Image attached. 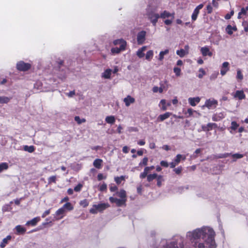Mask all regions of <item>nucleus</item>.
Instances as JSON below:
<instances>
[{
    "label": "nucleus",
    "instance_id": "nucleus-1",
    "mask_svg": "<svg viewBox=\"0 0 248 248\" xmlns=\"http://www.w3.org/2000/svg\"><path fill=\"white\" fill-rule=\"evenodd\" d=\"M192 237L194 239H198L202 237L205 244L208 245V248H216V244L215 240V232L214 230L209 227H203L197 229L192 233ZM207 247V246H206Z\"/></svg>",
    "mask_w": 248,
    "mask_h": 248
},
{
    "label": "nucleus",
    "instance_id": "nucleus-2",
    "mask_svg": "<svg viewBox=\"0 0 248 248\" xmlns=\"http://www.w3.org/2000/svg\"><path fill=\"white\" fill-rule=\"evenodd\" d=\"M116 194L119 197L120 199L110 197L109 198V202L112 203H115L118 207H121L123 205L125 206L127 201L126 193L125 190L123 189H121L119 191L117 192Z\"/></svg>",
    "mask_w": 248,
    "mask_h": 248
},
{
    "label": "nucleus",
    "instance_id": "nucleus-3",
    "mask_svg": "<svg viewBox=\"0 0 248 248\" xmlns=\"http://www.w3.org/2000/svg\"><path fill=\"white\" fill-rule=\"evenodd\" d=\"M109 206L110 205L108 203H101L98 204H93V208L90 209V213L92 214H96L98 212H102Z\"/></svg>",
    "mask_w": 248,
    "mask_h": 248
},
{
    "label": "nucleus",
    "instance_id": "nucleus-4",
    "mask_svg": "<svg viewBox=\"0 0 248 248\" xmlns=\"http://www.w3.org/2000/svg\"><path fill=\"white\" fill-rule=\"evenodd\" d=\"M31 68L29 63H26L23 61H20L16 64V68L20 71H27Z\"/></svg>",
    "mask_w": 248,
    "mask_h": 248
},
{
    "label": "nucleus",
    "instance_id": "nucleus-5",
    "mask_svg": "<svg viewBox=\"0 0 248 248\" xmlns=\"http://www.w3.org/2000/svg\"><path fill=\"white\" fill-rule=\"evenodd\" d=\"M186 157L185 155L178 154L174 159L173 161L170 164V168H174L177 165H178L181 160H185Z\"/></svg>",
    "mask_w": 248,
    "mask_h": 248
},
{
    "label": "nucleus",
    "instance_id": "nucleus-6",
    "mask_svg": "<svg viewBox=\"0 0 248 248\" xmlns=\"http://www.w3.org/2000/svg\"><path fill=\"white\" fill-rule=\"evenodd\" d=\"M148 16L153 26H155L158 18H160L159 15L154 12H151L148 14Z\"/></svg>",
    "mask_w": 248,
    "mask_h": 248
},
{
    "label": "nucleus",
    "instance_id": "nucleus-7",
    "mask_svg": "<svg viewBox=\"0 0 248 248\" xmlns=\"http://www.w3.org/2000/svg\"><path fill=\"white\" fill-rule=\"evenodd\" d=\"M203 4H200L198 5L194 9L191 16V19L193 21L197 19L198 16L200 13V10L203 7Z\"/></svg>",
    "mask_w": 248,
    "mask_h": 248
},
{
    "label": "nucleus",
    "instance_id": "nucleus-8",
    "mask_svg": "<svg viewBox=\"0 0 248 248\" xmlns=\"http://www.w3.org/2000/svg\"><path fill=\"white\" fill-rule=\"evenodd\" d=\"M217 101L215 99H208L205 102V106H206L208 108H216L217 105Z\"/></svg>",
    "mask_w": 248,
    "mask_h": 248
},
{
    "label": "nucleus",
    "instance_id": "nucleus-9",
    "mask_svg": "<svg viewBox=\"0 0 248 248\" xmlns=\"http://www.w3.org/2000/svg\"><path fill=\"white\" fill-rule=\"evenodd\" d=\"M146 36V31H142L139 32L137 35V42L139 44H142L145 40Z\"/></svg>",
    "mask_w": 248,
    "mask_h": 248
},
{
    "label": "nucleus",
    "instance_id": "nucleus-10",
    "mask_svg": "<svg viewBox=\"0 0 248 248\" xmlns=\"http://www.w3.org/2000/svg\"><path fill=\"white\" fill-rule=\"evenodd\" d=\"M229 70V63L227 62H224L222 63L221 70L220 74L222 76H224L226 73Z\"/></svg>",
    "mask_w": 248,
    "mask_h": 248
},
{
    "label": "nucleus",
    "instance_id": "nucleus-11",
    "mask_svg": "<svg viewBox=\"0 0 248 248\" xmlns=\"http://www.w3.org/2000/svg\"><path fill=\"white\" fill-rule=\"evenodd\" d=\"M225 115L224 112L216 113L213 114L212 120L215 122H217L221 120L225 117Z\"/></svg>",
    "mask_w": 248,
    "mask_h": 248
},
{
    "label": "nucleus",
    "instance_id": "nucleus-12",
    "mask_svg": "<svg viewBox=\"0 0 248 248\" xmlns=\"http://www.w3.org/2000/svg\"><path fill=\"white\" fill-rule=\"evenodd\" d=\"M125 47H124V43H123V44L121 45V46H120L119 47H112L111 49V51L112 53H116L118 54L121 51H124L125 49Z\"/></svg>",
    "mask_w": 248,
    "mask_h": 248
},
{
    "label": "nucleus",
    "instance_id": "nucleus-13",
    "mask_svg": "<svg viewBox=\"0 0 248 248\" xmlns=\"http://www.w3.org/2000/svg\"><path fill=\"white\" fill-rule=\"evenodd\" d=\"M234 97L237 98L239 100L245 99L246 98V95L243 90H237L235 92Z\"/></svg>",
    "mask_w": 248,
    "mask_h": 248
},
{
    "label": "nucleus",
    "instance_id": "nucleus-14",
    "mask_svg": "<svg viewBox=\"0 0 248 248\" xmlns=\"http://www.w3.org/2000/svg\"><path fill=\"white\" fill-rule=\"evenodd\" d=\"M201 53L203 56H209L211 57L212 56V53L210 51L209 48L208 46H204L201 49Z\"/></svg>",
    "mask_w": 248,
    "mask_h": 248
},
{
    "label": "nucleus",
    "instance_id": "nucleus-15",
    "mask_svg": "<svg viewBox=\"0 0 248 248\" xmlns=\"http://www.w3.org/2000/svg\"><path fill=\"white\" fill-rule=\"evenodd\" d=\"M40 220V217H36L33 218L31 220L28 221L26 223V226H35L37 225V223L39 222Z\"/></svg>",
    "mask_w": 248,
    "mask_h": 248
},
{
    "label": "nucleus",
    "instance_id": "nucleus-16",
    "mask_svg": "<svg viewBox=\"0 0 248 248\" xmlns=\"http://www.w3.org/2000/svg\"><path fill=\"white\" fill-rule=\"evenodd\" d=\"M174 13H173L172 14L170 13L169 12L165 10L162 13L160 14V15H159L160 17L162 19H165L166 18L169 17L170 16L172 17V18H174Z\"/></svg>",
    "mask_w": 248,
    "mask_h": 248
},
{
    "label": "nucleus",
    "instance_id": "nucleus-17",
    "mask_svg": "<svg viewBox=\"0 0 248 248\" xmlns=\"http://www.w3.org/2000/svg\"><path fill=\"white\" fill-rule=\"evenodd\" d=\"M16 232L17 235L23 234L25 233L26 229L21 225H17L15 228Z\"/></svg>",
    "mask_w": 248,
    "mask_h": 248
},
{
    "label": "nucleus",
    "instance_id": "nucleus-18",
    "mask_svg": "<svg viewBox=\"0 0 248 248\" xmlns=\"http://www.w3.org/2000/svg\"><path fill=\"white\" fill-rule=\"evenodd\" d=\"M12 236L10 235L6 236V237L3 239L2 242L0 244V247L1 248H4L5 247L7 244H8L9 242L11 240Z\"/></svg>",
    "mask_w": 248,
    "mask_h": 248
},
{
    "label": "nucleus",
    "instance_id": "nucleus-19",
    "mask_svg": "<svg viewBox=\"0 0 248 248\" xmlns=\"http://www.w3.org/2000/svg\"><path fill=\"white\" fill-rule=\"evenodd\" d=\"M200 101V98L199 97L188 98V102L192 106H195Z\"/></svg>",
    "mask_w": 248,
    "mask_h": 248
},
{
    "label": "nucleus",
    "instance_id": "nucleus-20",
    "mask_svg": "<svg viewBox=\"0 0 248 248\" xmlns=\"http://www.w3.org/2000/svg\"><path fill=\"white\" fill-rule=\"evenodd\" d=\"M171 114V113L170 112H167L163 114L160 115L158 117L157 120L158 122H162L165 119L168 118L170 116Z\"/></svg>",
    "mask_w": 248,
    "mask_h": 248
},
{
    "label": "nucleus",
    "instance_id": "nucleus-21",
    "mask_svg": "<svg viewBox=\"0 0 248 248\" xmlns=\"http://www.w3.org/2000/svg\"><path fill=\"white\" fill-rule=\"evenodd\" d=\"M124 101L125 103V106L128 107L130 104L134 103L135 99L131 96L128 95L124 99Z\"/></svg>",
    "mask_w": 248,
    "mask_h": 248
},
{
    "label": "nucleus",
    "instance_id": "nucleus-22",
    "mask_svg": "<svg viewBox=\"0 0 248 248\" xmlns=\"http://www.w3.org/2000/svg\"><path fill=\"white\" fill-rule=\"evenodd\" d=\"M102 163L103 160L101 159L97 158L94 160L93 165L96 168L100 169L101 168Z\"/></svg>",
    "mask_w": 248,
    "mask_h": 248
},
{
    "label": "nucleus",
    "instance_id": "nucleus-23",
    "mask_svg": "<svg viewBox=\"0 0 248 248\" xmlns=\"http://www.w3.org/2000/svg\"><path fill=\"white\" fill-rule=\"evenodd\" d=\"M111 70L110 69H106L103 73L102 77L106 79H109L110 78L111 75Z\"/></svg>",
    "mask_w": 248,
    "mask_h": 248
},
{
    "label": "nucleus",
    "instance_id": "nucleus-24",
    "mask_svg": "<svg viewBox=\"0 0 248 248\" xmlns=\"http://www.w3.org/2000/svg\"><path fill=\"white\" fill-rule=\"evenodd\" d=\"M145 46H142L141 48L139 49L137 52V56L140 58L143 57L145 55L144 51L145 50Z\"/></svg>",
    "mask_w": 248,
    "mask_h": 248
},
{
    "label": "nucleus",
    "instance_id": "nucleus-25",
    "mask_svg": "<svg viewBox=\"0 0 248 248\" xmlns=\"http://www.w3.org/2000/svg\"><path fill=\"white\" fill-rule=\"evenodd\" d=\"M12 99V97H7V96H0V104H7L8 103L10 100Z\"/></svg>",
    "mask_w": 248,
    "mask_h": 248
},
{
    "label": "nucleus",
    "instance_id": "nucleus-26",
    "mask_svg": "<svg viewBox=\"0 0 248 248\" xmlns=\"http://www.w3.org/2000/svg\"><path fill=\"white\" fill-rule=\"evenodd\" d=\"M123 43H124V47H126V42L123 39H117L113 41V44L115 46L120 45V46H121V45L123 44Z\"/></svg>",
    "mask_w": 248,
    "mask_h": 248
},
{
    "label": "nucleus",
    "instance_id": "nucleus-27",
    "mask_svg": "<svg viewBox=\"0 0 248 248\" xmlns=\"http://www.w3.org/2000/svg\"><path fill=\"white\" fill-rule=\"evenodd\" d=\"M105 121L108 124H113L115 122V118L113 116H109L106 118Z\"/></svg>",
    "mask_w": 248,
    "mask_h": 248
},
{
    "label": "nucleus",
    "instance_id": "nucleus-28",
    "mask_svg": "<svg viewBox=\"0 0 248 248\" xmlns=\"http://www.w3.org/2000/svg\"><path fill=\"white\" fill-rule=\"evenodd\" d=\"M188 51H186L184 49H181L176 51V54L181 58L184 57L186 54H188Z\"/></svg>",
    "mask_w": 248,
    "mask_h": 248
},
{
    "label": "nucleus",
    "instance_id": "nucleus-29",
    "mask_svg": "<svg viewBox=\"0 0 248 248\" xmlns=\"http://www.w3.org/2000/svg\"><path fill=\"white\" fill-rule=\"evenodd\" d=\"M244 16H248V14H247V12L244 9V7H243L241 8L240 12L238 13V18H241Z\"/></svg>",
    "mask_w": 248,
    "mask_h": 248
},
{
    "label": "nucleus",
    "instance_id": "nucleus-30",
    "mask_svg": "<svg viewBox=\"0 0 248 248\" xmlns=\"http://www.w3.org/2000/svg\"><path fill=\"white\" fill-rule=\"evenodd\" d=\"M24 150L25 151H27L29 153H31L34 151L35 148L33 145H31L30 146L28 145H25L24 147Z\"/></svg>",
    "mask_w": 248,
    "mask_h": 248
},
{
    "label": "nucleus",
    "instance_id": "nucleus-31",
    "mask_svg": "<svg viewBox=\"0 0 248 248\" xmlns=\"http://www.w3.org/2000/svg\"><path fill=\"white\" fill-rule=\"evenodd\" d=\"M157 177L156 173L150 174H148L147 177V180L148 182H152L153 180L156 179Z\"/></svg>",
    "mask_w": 248,
    "mask_h": 248
},
{
    "label": "nucleus",
    "instance_id": "nucleus-32",
    "mask_svg": "<svg viewBox=\"0 0 248 248\" xmlns=\"http://www.w3.org/2000/svg\"><path fill=\"white\" fill-rule=\"evenodd\" d=\"M62 207L63 208V209L64 210H65V209H67L68 211H71L74 208V207H73V205H72V204L70 202H67L66 203H65L63 205Z\"/></svg>",
    "mask_w": 248,
    "mask_h": 248
},
{
    "label": "nucleus",
    "instance_id": "nucleus-33",
    "mask_svg": "<svg viewBox=\"0 0 248 248\" xmlns=\"http://www.w3.org/2000/svg\"><path fill=\"white\" fill-rule=\"evenodd\" d=\"M125 180V177L124 176H121L120 177H115L114 178V181L117 185H120L122 181Z\"/></svg>",
    "mask_w": 248,
    "mask_h": 248
},
{
    "label": "nucleus",
    "instance_id": "nucleus-34",
    "mask_svg": "<svg viewBox=\"0 0 248 248\" xmlns=\"http://www.w3.org/2000/svg\"><path fill=\"white\" fill-rule=\"evenodd\" d=\"M202 128L204 131H209L212 130L213 129L212 126H211V123H208L206 125H202Z\"/></svg>",
    "mask_w": 248,
    "mask_h": 248
},
{
    "label": "nucleus",
    "instance_id": "nucleus-35",
    "mask_svg": "<svg viewBox=\"0 0 248 248\" xmlns=\"http://www.w3.org/2000/svg\"><path fill=\"white\" fill-rule=\"evenodd\" d=\"M169 52V51L168 49H165L164 51L160 52L158 58L159 60L162 61L164 59V55L168 54Z\"/></svg>",
    "mask_w": 248,
    "mask_h": 248
},
{
    "label": "nucleus",
    "instance_id": "nucleus-36",
    "mask_svg": "<svg viewBox=\"0 0 248 248\" xmlns=\"http://www.w3.org/2000/svg\"><path fill=\"white\" fill-rule=\"evenodd\" d=\"M154 53L153 50H149L147 51L146 54V59L148 61H150L152 59L153 57Z\"/></svg>",
    "mask_w": 248,
    "mask_h": 248
},
{
    "label": "nucleus",
    "instance_id": "nucleus-37",
    "mask_svg": "<svg viewBox=\"0 0 248 248\" xmlns=\"http://www.w3.org/2000/svg\"><path fill=\"white\" fill-rule=\"evenodd\" d=\"M148 162V158L146 156L144 157L142 160L139 163V166H146L147 165Z\"/></svg>",
    "mask_w": 248,
    "mask_h": 248
},
{
    "label": "nucleus",
    "instance_id": "nucleus-38",
    "mask_svg": "<svg viewBox=\"0 0 248 248\" xmlns=\"http://www.w3.org/2000/svg\"><path fill=\"white\" fill-rule=\"evenodd\" d=\"M79 205L83 207V208H85L89 205V202L87 199H84L81 200L79 202Z\"/></svg>",
    "mask_w": 248,
    "mask_h": 248
},
{
    "label": "nucleus",
    "instance_id": "nucleus-39",
    "mask_svg": "<svg viewBox=\"0 0 248 248\" xmlns=\"http://www.w3.org/2000/svg\"><path fill=\"white\" fill-rule=\"evenodd\" d=\"M166 248H178L177 243L175 241H172L166 246Z\"/></svg>",
    "mask_w": 248,
    "mask_h": 248
},
{
    "label": "nucleus",
    "instance_id": "nucleus-40",
    "mask_svg": "<svg viewBox=\"0 0 248 248\" xmlns=\"http://www.w3.org/2000/svg\"><path fill=\"white\" fill-rule=\"evenodd\" d=\"M232 157L234 159L233 161H235L236 159L241 158L244 157V155L243 154H240L239 153H236L232 154Z\"/></svg>",
    "mask_w": 248,
    "mask_h": 248
},
{
    "label": "nucleus",
    "instance_id": "nucleus-41",
    "mask_svg": "<svg viewBox=\"0 0 248 248\" xmlns=\"http://www.w3.org/2000/svg\"><path fill=\"white\" fill-rule=\"evenodd\" d=\"M208 245H206V246H205L204 244L202 243H197V242H195L194 243V244L193 245V246L195 248L197 247L198 248H205V247L206 248H208V247H207L206 246H208Z\"/></svg>",
    "mask_w": 248,
    "mask_h": 248
},
{
    "label": "nucleus",
    "instance_id": "nucleus-42",
    "mask_svg": "<svg viewBox=\"0 0 248 248\" xmlns=\"http://www.w3.org/2000/svg\"><path fill=\"white\" fill-rule=\"evenodd\" d=\"M8 168V165L7 163H0V171L1 172L3 170H7Z\"/></svg>",
    "mask_w": 248,
    "mask_h": 248
},
{
    "label": "nucleus",
    "instance_id": "nucleus-43",
    "mask_svg": "<svg viewBox=\"0 0 248 248\" xmlns=\"http://www.w3.org/2000/svg\"><path fill=\"white\" fill-rule=\"evenodd\" d=\"M75 121L77 122V123L79 124H81L82 123H84L86 122V120L84 118L80 119V117L78 116H76L74 118Z\"/></svg>",
    "mask_w": 248,
    "mask_h": 248
},
{
    "label": "nucleus",
    "instance_id": "nucleus-44",
    "mask_svg": "<svg viewBox=\"0 0 248 248\" xmlns=\"http://www.w3.org/2000/svg\"><path fill=\"white\" fill-rule=\"evenodd\" d=\"M173 169V171L177 175L180 174L183 170V167L181 166Z\"/></svg>",
    "mask_w": 248,
    "mask_h": 248
},
{
    "label": "nucleus",
    "instance_id": "nucleus-45",
    "mask_svg": "<svg viewBox=\"0 0 248 248\" xmlns=\"http://www.w3.org/2000/svg\"><path fill=\"white\" fill-rule=\"evenodd\" d=\"M156 179H157V186L159 187L161 186L162 182L163 181V176L157 175V177Z\"/></svg>",
    "mask_w": 248,
    "mask_h": 248
},
{
    "label": "nucleus",
    "instance_id": "nucleus-46",
    "mask_svg": "<svg viewBox=\"0 0 248 248\" xmlns=\"http://www.w3.org/2000/svg\"><path fill=\"white\" fill-rule=\"evenodd\" d=\"M56 176H51L48 179V184H50L52 183H56Z\"/></svg>",
    "mask_w": 248,
    "mask_h": 248
},
{
    "label": "nucleus",
    "instance_id": "nucleus-47",
    "mask_svg": "<svg viewBox=\"0 0 248 248\" xmlns=\"http://www.w3.org/2000/svg\"><path fill=\"white\" fill-rule=\"evenodd\" d=\"M173 72L175 73L177 77H179L181 75V69L177 67H175L173 68Z\"/></svg>",
    "mask_w": 248,
    "mask_h": 248
},
{
    "label": "nucleus",
    "instance_id": "nucleus-48",
    "mask_svg": "<svg viewBox=\"0 0 248 248\" xmlns=\"http://www.w3.org/2000/svg\"><path fill=\"white\" fill-rule=\"evenodd\" d=\"M239 126V124L235 121H232L231 123V129L233 130H235Z\"/></svg>",
    "mask_w": 248,
    "mask_h": 248
},
{
    "label": "nucleus",
    "instance_id": "nucleus-49",
    "mask_svg": "<svg viewBox=\"0 0 248 248\" xmlns=\"http://www.w3.org/2000/svg\"><path fill=\"white\" fill-rule=\"evenodd\" d=\"M83 187V185L79 183L78 185L75 186L74 190L76 192H80Z\"/></svg>",
    "mask_w": 248,
    "mask_h": 248
},
{
    "label": "nucleus",
    "instance_id": "nucleus-50",
    "mask_svg": "<svg viewBox=\"0 0 248 248\" xmlns=\"http://www.w3.org/2000/svg\"><path fill=\"white\" fill-rule=\"evenodd\" d=\"M65 210L63 207L59 209L56 212L57 216L62 215L64 214Z\"/></svg>",
    "mask_w": 248,
    "mask_h": 248
},
{
    "label": "nucleus",
    "instance_id": "nucleus-51",
    "mask_svg": "<svg viewBox=\"0 0 248 248\" xmlns=\"http://www.w3.org/2000/svg\"><path fill=\"white\" fill-rule=\"evenodd\" d=\"M236 78L238 79H239L240 80H241L243 79V75L242 74L241 71L240 70H238L237 71Z\"/></svg>",
    "mask_w": 248,
    "mask_h": 248
},
{
    "label": "nucleus",
    "instance_id": "nucleus-52",
    "mask_svg": "<svg viewBox=\"0 0 248 248\" xmlns=\"http://www.w3.org/2000/svg\"><path fill=\"white\" fill-rule=\"evenodd\" d=\"M118 189V187L114 185V184H111L110 186H109V190L111 192H115V191H117Z\"/></svg>",
    "mask_w": 248,
    "mask_h": 248
},
{
    "label": "nucleus",
    "instance_id": "nucleus-53",
    "mask_svg": "<svg viewBox=\"0 0 248 248\" xmlns=\"http://www.w3.org/2000/svg\"><path fill=\"white\" fill-rule=\"evenodd\" d=\"M232 29H233V28L232 27L231 25H229L227 26V27L226 28V31L229 35H231L232 34V33H233V32L232 31Z\"/></svg>",
    "mask_w": 248,
    "mask_h": 248
},
{
    "label": "nucleus",
    "instance_id": "nucleus-54",
    "mask_svg": "<svg viewBox=\"0 0 248 248\" xmlns=\"http://www.w3.org/2000/svg\"><path fill=\"white\" fill-rule=\"evenodd\" d=\"M148 173V172L144 169L143 171L140 174V177L141 179L145 178L146 177H147Z\"/></svg>",
    "mask_w": 248,
    "mask_h": 248
},
{
    "label": "nucleus",
    "instance_id": "nucleus-55",
    "mask_svg": "<svg viewBox=\"0 0 248 248\" xmlns=\"http://www.w3.org/2000/svg\"><path fill=\"white\" fill-rule=\"evenodd\" d=\"M107 189V186L106 184L103 183L99 187V190L100 191H106Z\"/></svg>",
    "mask_w": 248,
    "mask_h": 248
},
{
    "label": "nucleus",
    "instance_id": "nucleus-56",
    "mask_svg": "<svg viewBox=\"0 0 248 248\" xmlns=\"http://www.w3.org/2000/svg\"><path fill=\"white\" fill-rule=\"evenodd\" d=\"M160 104L162 105L161 109L163 110H166L167 109V106H166V100L165 99L161 100L160 101Z\"/></svg>",
    "mask_w": 248,
    "mask_h": 248
},
{
    "label": "nucleus",
    "instance_id": "nucleus-57",
    "mask_svg": "<svg viewBox=\"0 0 248 248\" xmlns=\"http://www.w3.org/2000/svg\"><path fill=\"white\" fill-rule=\"evenodd\" d=\"M160 164L161 166L165 167V168H167L169 166V163L166 161H164V160L161 161L160 162Z\"/></svg>",
    "mask_w": 248,
    "mask_h": 248
},
{
    "label": "nucleus",
    "instance_id": "nucleus-58",
    "mask_svg": "<svg viewBox=\"0 0 248 248\" xmlns=\"http://www.w3.org/2000/svg\"><path fill=\"white\" fill-rule=\"evenodd\" d=\"M106 178V176H104L102 173H99L97 175V179L98 181H101L103 179Z\"/></svg>",
    "mask_w": 248,
    "mask_h": 248
},
{
    "label": "nucleus",
    "instance_id": "nucleus-59",
    "mask_svg": "<svg viewBox=\"0 0 248 248\" xmlns=\"http://www.w3.org/2000/svg\"><path fill=\"white\" fill-rule=\"evenodd\" d=\"M206 9L208 14H211L213 11V8L211 5L208 4L206 7Z\"/></svg>",
    "mask_w": 248,
    "mask_h": 248
},
{
    "label": "nucleus",
    "instance_id": "nucleus-60",
    "mask_svg": "<svg viewBox=\"0 0 248 248\" xmlns=\"http://www.w3.org/2000/svg\"><path fill=\"white\" fill-rule=\"evenodd\" d=\"M234 14V12L233 11H231L230 14H227V15H226V16H225V19H229L231 18V16L233 15Z\"/></svg>",
    "mask_w": 248,
    "mask_h": 248
},
{
    "label": "nucleus",
    "instance_id": "nucleus-61",
    "mask_svg": "<svg viewBox=\"0 0 248 248\" xmlns=\"http://www.w3.org/2000/svg\"><path fill=\"white\" fill-rule=\"evenodd\" d=\"M50 213V209H48V210H46V211H45L43 214H42V218H44L46 216H47L48 215H49Z\"/></svg>",
    "mask_w": 248,
    "mask_h": 248
},
{
    "label": "nucleus",
    "instance_id": "nucleus-62",
    "mask_svg": "<svg viewBox=\"0 0 248 248\" xmlns=\"http://www.w3.org/2000/svg\"><path fill=\"white\" fill-rule=\"evenodd\" d=\"M154 169H155L154 166H150V167H146L144 168V170L149 173V172L150 171L153 170Z\"/></svg>",
    "mask_w": 248,
    "mask_h": 248
},
{
    "label": "nucleus",
    "instance_id": "nucleus-63",
    "mask_svg": "<svg viewBox=\"0 0 248 248\" xmlns=\"http://www.w3.org/2000/svg\"><path fill=\"white\" fill-rule=\"evenodd\" d=\"M193 110L191 108H189L187 109V112L186 113V114L188 113L189 114V116H190L193 115Z\"/></svg>",
    "mask_w": 248,
    "mask_h": 248
},
{
    "label": "nucleus",
    "instance_id": "nucleus-64",
    "mask_svg": "<svg viewBox=\"0 0 248 248\" xmlns=\"http://www.w3.org/2000/svg\"><path fill=\"white\" fill-rule=\"evenodd\" d=\"M143 154V149H141L137 151V155L141 156Z\"/></svg>",
    "mask_w": 248,
    "mask_h": 248
}]
</instances>
